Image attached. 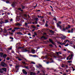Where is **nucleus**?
<instances>
[{
    "mask_svg": "<svg viewBox=\"0 0 75 75\" xmlns=\"http://www.w3.org/2000/svg\"><path fill=\"white\" fill-rule=\"evenodd\" d=\"M67 62H68V63H71V62H72L71 61H68Z\"/></svg>",
    "mask_w": 75,
    "mask_h": 75,
    "instance_id": "72a5a7b5",
    "label": "nucleus"
},
{
    "mask_svg": "<svg viewBox=\"0 0 75 75\" xmlns=\"http://www.w3.org/2000/svg\"><path fill=\"white\" fill-rule=\"evenodd\" d=\"M73 31H74V29H72L71 31V33H73Z\"/></svg>",
    "mask_w": 75,
    "mask_h": 75,
    "instance_id": "c756f323",
    "label": "nucleus"
},
{
    "mask_svg": "<svg viewBox=\"0 0 75 75\" xmlns=\"http://www.w3.org/2000/svg\"><path fill=\"white\" fill-rule=\"evenodd\" d=\"M28 35H29V36H31V34L30 33H29Z\"/></svg>",
    "mask_w": 75,
    "mask_h": 75,
    "instance_id": "8fccbe9b",
    "label": "nucleus"
},
{
    "mask_svg": "<svg viewBox=\"0 0 75 75\" xmlns=\"http://www.w3.org/2000/svg\"><path fill=\"white\" fill-rule=\"evenodd\" d=\"M2 69L3 71H5V72L6 71V68H2Z\"/></svg>",
    "mask_w": 75,
    "mask_h": 75,
    "instance_id": "4468645a",
    "label": "nucleus"
},
{
    "mask_svg": "<svg viewBox=\"0 0 75 75\" xmlns=\"http://www.w3.org/2000/svg\"><path fill=\"white\" fill-rule=\"evenodd\" d=\"M10 21H13V19H11L10 20Z\"/></svg>",
    "mask_w": 75,
    "mask_h": 75,
    "instance_id": "13d9d810",
    "label": "nucleus"
},
{
    "mask_svg": "<svg viewBox=\"0 0 75 75\" xmlns=\"http://www.w3.org/2000/svg\"><path fill=\"white\" fill-rule=\"evenodd\" d=\"M14 28V29H15L16 30H18V28Z\"/></svg>",
    "mask_w": 75,
    "mask_h": 75,
    "instance_id": "2f4dec72",
    "label": "nucleus"
},
{
    "mask_svg": "<svg viewBox=\"0 0 75 75\" xmlns=\"http://www.w3.org/2000/svg\"><path fill=\"white\" fill-rule=\"evenodd\" d=\"M67 42L66 40H65L64 41V42H65V43H64L65 44H66V43H67Z\"/></svg>",
    "mask_w": 75,
    "mask_h": 75,
    "instance_id": "4c0bfd02",
    "label": "nucleus"
},
{
    "mask_svg": "<svg viewBox=\"0 0 75 75\" xmlns=\"http://www.w3.org/2000/svg\"><path fill=\"white\" fill-rule=\"evenodd\" d=\"M39 67H41V68H43V67H42V66L40 64H39Z\"/></svg>",
    "mask_w": 75,
    "mask_h": 75,
    "instance_id": "cd10ccee",
    "label": "nucleus"
},
{
    "mask_svg": "<svg viewBox=\"0 0 75 75\" xmlns=\"http://www.w3.org/2000/svg\"><path fill=\"white\" fill-rule=\"evenodd\" d=\"M15 31H16V30H15V29H13L11 31L12 33H14V32H15Z\"/></svg>",
    "mask_w": 75,
    "mask_h": 75,
    "instance_id": "aec40b11",
    "label": "nucleus"
},
{
    "mask_svg": "<svg viewBox=\"0 0 75 75\" xmlns=\"http://www.w3.org/2000/svg\"><path fill=\"white\" fill-rule=\"evenodd\" d=\"M61 67H62V68H64V67H65V65H63L61 66Z\"/></svg>",
    "mask_w": 75,
    "mask_h": 75,
    "instance_id": "bb28decb",
    "label": "nucleus"
},
{
    "mask_svg": "<svg viewBox=\"0 0 75 75\" xmlns=\"http://www.w3.org/2000/svg\"><path fill=\"white\" fill-rule=\"evenodd\" d=\"M72 71H75V69H73L72 70Z\"/></svg>",
    "mask_w": 75,
    "mask_h": 75,
    "instance_id": "052dcab7",
    "label": "nucleus"
},
{
    "mask_svg": "<svg viewBox=\"0 0 75 75\" xmlns=\"http://www.w3.org/2000/svg\"><path fill=\"white\" fill-rule=\"evenodd\" d=\"M31 63L32 64H35V63L34 62H32Z\"/></svg>",
    "mask_w": 75,
    "mask_h": 75,
    "instance_id": "473e14b6",
    "label": "nucleus"
},
{
    "mask_svg": "<svg viewBox=\"0 0 75 75\" xmlns=\"http://www.w3.org/2000/svg\"><path fill=\"white\" fill-rule=\"evenodd\" d=\"M68 33H71V32L70 31V30H68Z\"/></svg>",
    "mask_w": 75,
    "mask_h": 75,
    "instance_id": "864d4df0",
    "label": "nucleus"
},
{
    "mask_svg": "<svg viewBox=\"0 0 75 75\" xmlns=\"http://www.w3.org/2000/svg\"><path fill=\"white\" fill-rule=\"evenodd\" d=\"M64 51H67V50L66 49H64Z\"/></svg>",
    "mask_w": 75,
    "mask_h": 75,
    "instance_id": "603ef678",
    "label": "nucleus"
},
{
    "mask_svg": "<svg viewBox=\"0 0 75 75\" xmlns=\"http://www.w3.org/2000/svg\"><path fill=\"white\" fill-rule=\"evenodd\" d=\"M54 20H55L56 21V18H54Z\"/></svg>",
    "mask_w": 75,
    "mask_h": 75,
    "instance_id": "5fc2aeb1",
    "label": "nucleus"
},
{
    "mask_svg": "<svg viewBox=\"0 0 75 75\" xmlns=\"http://www.w3.org/2000/svg\"><path fill=\"white\" fill-rule=\"evenodd\" d=\"M45 26L46 27H48V24H47V23H46Z\"/></svg>",
    "mask_w": 75,
    "mask_h": 75,
    "instance_id": "f704fd0d",
    "label": "nucleus"
},
{
    "mask_svg": "<svg viewBox=\"0 0 75 75\" xmlns=\"http://www.w3.org/2000/svg\"><path fill=\"white\" fill-rule=\"evenodd\" d=\"M30 75H35V74L33 72H31Z\"/></svg>",
    "mask_w": 75,
    "mask_h": 75,
    "instance_id": "dca6fc26",
    "label": "nucleus"
},
{
    "mask_svg": "<svg viewBox=\"0 0 75 75\" xmlns=\"http://www.w3.org/2000/svg\"><path fill=\"white\" fill-rule=\"evenodd\" d=\"M17 34H20V35H22L23 33L20 32H18L17 33Z\"/></svg>",
    "mask_w": 75,
    "mask_h": 75,
    "instance_id": "f8f14e48",
    "label": "nucleus"
},
{
    "mask_svg": "<svg viewBox=\"0 0 75 75\" xmlns=\"http://www.w3.org/2000/svg\"><path fill=\"white\" fill-rule=\"evenodd\" d=\"M6 59H7V60H10V58L8 57H7L6 58Z\"/></svg>",
    "mask_w": 75,
    "mask_h": 75,
    "instance_id": "7c9ffc66",
    "label": "nucleus"
},
{
    "mask_svg": "<svg viewBox=\"0 0 75 75\" xmlns=\"http://www.w3.org/2000/svg\"><path fill=\"white\" fill-rule=\"evenodd\" d=\"M33 57H37V55H36L35 56L34 55Z\"/></svg>",
    "mask_w": 75,
    "mask_h": 75,
    "instance_id": "680f3d73",
    "label": "nucleus"
},
{
    "mask_svg": "<svg viewBox=\"0 0 75 75\" xmlns=\"http://www.w3.org/2000/svg\"><path fill=\"white\" fill-rule=\"evenodd\" d=\"M0 56H1V57H3V53H0Z\"/></svg>",
    "mask_w": 75,
    "mask_h": 75,
    "instance_id": "ddd939ff",
    "label": "nucleus"
},
{
    "mask_svg": "<svg viewBox=\"0 0 75 75\" xmlns=\"http://www.w3.org/2000/svg\"><path fill=\"white\" fill-rule=\"evenodd\" d=\"M8 50H11V48H8Z\"/></svg>",
    "mask_w": 75,
    "mask_h": 75,
    "instance_id": "09e8293b",
    "label": "nucleus"
},
{
    "mask_svg": "<svg viewBox=\"0 0 75 75\" xmlns=\"http://www.w3.org/2000/svg\"><path fill=\"white\" fill-rule=\"evenodd\" d=\"M1 65L2 67H6L7 66L6 64L4 62H2L1 63Z\"/></svg>",
    "mask_w": 75,
    "mask_h": 75,
    "instance_id": "f03ea898",
    "label": "nucleus"
},
{
    "mask_svg": "<svg viewBox=\"0 0 75 75\" xmlns=\"http://www.w3.org/2000/svg\"><path fill=\"white\" fill-rule=\"evenodd\" d=\"M6 3H9V1H6Z\"/></svg>",
    "mask_w": 75,
    "mask_h": 75,
    "instance_id": "79ce46f5",
    "label": "nucleus"
},
{
    "mask_svg": "<svg viewBox=\"0 0 75 75\" xmlns=\"http://www.w3.org/2000/svg\"><path fill=\"white\" fill-rule=\"evenodd\" d=\"M35 35H37V33H35Z\"/></svg>",
    "mask_w": 75,
    "mask_h": 75,
    "instance_id": "4d7b16f0",
    "label": "nucleus"
},
{
    "mask_svg": "<svg viewBox=\"0 0 75 75\" xmlns=\"http://www.w3.org/2000/svg\"><path fill=\"white\" fill-rule=\"evenodd\" d=\"M0 72L1 73H3V71L2 70V69H0Z\"/></svg>",
    "mask_w": 75,
    "mask_h": 75,
    "instance_id": "a211bd4d",
    "label": "nucleus"
},
{
    "mask_svg": "<svg viewBox=\"0 0 75 75\" xmlns=\"http://www.w3.org/2000/svg\"><path fill=\"white\" fill-rule=\"evenodd\" d=\"M63 75H67V74H63Z\"/></svg>",
    "mask_w": 75,
    "mask_h": 75,
    "instance_id": "774afa93",
    "label": "nucleus"
},
{
    "mask_svg": "<svg viewBox=\"0 0 75 75\" xmlns=\"http://www.w3.org/2000/svg\"><path fill=\"white\" fill-rule=\"evenodd\" d=\"M12 30V28H10V29H8V30Z\"/></svg>",
    "mask_w": 75,
    "mask_h": 75,
    "instance_id": "37998d69",
    "label": "nucleus"
},
{
    "mask_svg": "<svg viewBox=\"0 0 75 75\" xmlns=\"http://www.w3.org/2000/svg\"><path fill=\"white\" fill-rule=\"evenodd\" d=\"M9 22L8 20H6L5 21V23H8Z\"/></svg>",
    "mask_w": 75,
    "mask_h": 75,
    "instance_id": "2eb2a0df",
    "label": "nucleus"
},
{
    "mask_svg": "<svg viewBox=\"0 0 75 75\" xmlns=\"http://www.w3.org/2000/svg\"><path fill=\"white\" fill-rule=\"evenodd\" d=\"M22 63L23 64H25V62H22Z\"/></svg>",
    "mask_w": 75,
    "mask_h": 75,
    "instance_id": "a18cd8bd",
    "label": "nucleus"
},
{
    "mask_svg": "<svg viewBox=\"0 0 75 75\" xmlns=\"http://www.w3.org/2000/svg\"><path fill=\"white\" fill-rule=\"evenodd\" d=\"M50 7L52 8V7L51 6H50Z\"/></svg>",
    "mask_w": 75,
    "mask_h": 75,
    "instance_id": "69168bd1",
    "label": "nucleus"
},
{
    "mask_svg": "<svg viewBox=\"0 0 75 75\" xmlns=\"http://www.w3.org/2000/svg\"><path fill=\"white\" fill-rule=\"evenodd\" d=\"M56 54H57V55H59V54H61V53H60V52H56Z\"/></svg>",
    "mask_w": 75,
    "mask_h": 75,
    "instance_id": "412c9836",
    "label": "nucleus"
},
{
    "mask_svg": "<svg viewBox=\"0 0 75 75\" xmlns=\"http://www.w3.org/2000/svg\"><path fill=\"white\" fill-rule=\"evenodd\" d=\"M12 7H15L16 6V3L13 2V4L11 5Z\"/></svg>",
    "mask_w": 75,
    "mask_h": 75,
    "instance_id": "0eeeda50",
    "label": "nucleus"
},
{
    "mask_svg": "<svg viewBox=\"0 0 75 75\" xmlns=\"http://www.w3.org/2000/svg\"><path fill=\"white\" fill-rule=\"evenodd\" d=\"M37 26H38V27H40V26H39V25H37Z\"/></svg>",
    "mask_w": 75,
    "mask_h": 75,
    "instance_id": "6e6d98bb",
    "label": "nucleus"
},
{
    "mask_svg": "<svg viewBox=\"0 0 75 75\" xmlns=\"http://www.w3.org/2000/svg\"><path fill=\"white\" fill-rule=\"evenodd\" d=\"M60 44H61V45H64V44H65V43L63 42V43H60Z\"/></svg>",
    "mask_w": 75,
    "mask_h": 75,
    "instance_id": "b1692460",
    "label": "nucleus"
},
{
    "mask_svg": "<svg viewBox=\"0 0 75 75\" xmlns=\"http://www.w3.org/2000/svg\"><path fill=\"white\" fill-rule=\"evenodd\" d=\"M42 21H43V22H44V21H45V20H43Z\"/></svg>",
    "mask_w": 75,
    "mask_h": 75,
    "instance_id": "e2e57ef3",
    "label": "nucleus"
},
{
    "mask_svg": "<svg viewBox=\"0 0 75 75\" xmlns=\"http://www.w3.org/2000/svg\"><path fill=\"white\" fill-rule=\"evenodd\" d=\"M64 67H66V68H68V67L67 65H64Z\"/></svg>",
    "mask_w": 75,
    "mask_h": 75,
    "instance_id": "a878e982",
    "label": "nucleus"
},
{
    "mask_svg": "<svg viewBox=\"0 0 75 75\" xmlns=\"http://www.w3.org/2000/svg\"><path fill=\"white\" fill-rule=\"evenodd\" d=\"M57 25L58 27H59V28H60V30H61L62 27H61V25H59L58 23H57Z\"/></svg>",
    "mask_w": 75,
    "mask_h": 75,
    "instance_id": "423d86ee",
    "label": "nucleus"
},
{
    "mask_svg": "<svg viewBox=\"0 0 75 75\" xmlns=\"http://www.w3.org/2000/svg\"><path fill=\"white\" fill-rule=\"evenodd\" d=\"M49 46L50 47H52V44H50L49 45Z\"/></svg>",
    "mask_w": 75,
    "mask_h": 75,
    "instance_id": "c03bdc74",
    "label": "nucleus"
},
{
    "mask_svg": "<svg viewBox=\"0 0 75 75\" xmlns=\"http://www.w3.org/2000/svg\"><path fill=\"white\" fill-rule=\"evenodd\" d=\"M49 41H50V42H51V43H52V44H54V43L53 42H52V40L49 39Z\"/></svg>",
    "mask_w": 75,
    "mask_h": 75,
    "instance_id": "9b49d317",
    "label": "nucleus"
},
{
    "mask_svg": "<svg viewBox=\"0 0 75 75\" xmlns=\"http://www.w3.org/2000/svg\"><path fill=\"white\" fill-rule=\"evenodd\" d=\"M50 60L51 62H50V63H51V62H53V61H52V58H51Z\"/></svg>",
    "mask_w": 75,
    "mask_h": 75,
    "instance_id": "6ab92c4d",
    "label": "nucleus"
},
{
    "mask_svg": "<svg viewBox=\"0 0 75 75\" xmlns=\"http://www.w3.org/2000/svg\"><path fill=\"white\" fill-rule=\"evenodd\" d=\"M59 47H60V48H61V46L60 45H59Z\"/></svg>",
    "mask_w": 75,
    "mask_h": 75,
    "instance_id": "bf43d9fd",
    "label": "nucleus"
},
{
    "mask_svg": "<svg viewBox=\"0 0 75 75\" xmlns=\"http://www.w3.org/2000/svg\"><path fill=\"white\" fill-rule=\"evenodd\" d=\"M27 24L26 23H25V25H27Z\"/></svg>",
    "mask_w": 75,
    "mask_h": 75,
    "instance_id": "338daca9",
    "label": "nucleus"
},
{
    "mask_svg": "<svg viewBox=\"0 0 75 75\" xmlns=\"http://www.w3.org/2000/svg\"><path fill=\"white\" fill-rule=\"evenodd\" d=\"M42 38H44V39H45V40L46 39L45 37L44 36H42V37H41V39H42Z\"/></svg>",
    "mask_w": 75,
    "mask_h": 75,
    "instance_id": "f3484780",
    "label": "nucleus"
},
{
    "mask_svg": "<svg viewBox=\"0 0 75 75\" xmlns=\"http://www.w3.org/2000/svg\"><path fill=\"white\" fill-rule=\"evenodd\" d=\"M33 28H35V27L33 25H32L31 26Z\"/></svg>",
    "mask_w": 75,
    "mask_h": 75,
    "instance_id": "5701e85b",
    "label": "nucleus"
},
{
    "mask_svg": "<svg viewBox=\"0 0 75 75\" xmlns=\"http://www.w3.org/2000/svg\"><path fill=\"white\" fill-rule=\"evenodd\" d=\"M24 16L25 17H27V15H25Z\"/></svg>",
    "mask_w": 75,
    "mask_h": 75,
    "instance_id": "3c124183",
    "label": "nucleus"
},
{
    "mask_svg": "<svg viewBox=\"0 0 75 75\" xmlns=\"http://www.w3.org/2000/svg\"><path fill=\"white\" fill-rule=\"evenodd\" d=\"M10 39H12V40H13V38L10 37Z\"/></svg>",
    "mask_w": 75,
    "mask_h": 75,
    "instance_id": "a19ab883",
    "label": "nucleus"
},
{
    "mask_svg": "<svg viewBox=\"0 0 75 75\" xmlns=\"http://www.w3.org/2000/svg\"><path fill=\"white\" fill-rule=\"evenodd\" d=\"M15 25H17V26H20L21 25V24L19 23H18L15 24Z\"/></svg>",
    "mask_w": 75,
    "mask_h": 75,
    "instance_id": "6e6552de",
    "label": "nucleus"
},
{
    "mask_svg": "<svg viewBox=\"0 0 75 75\" xmlns=\"http://www.w3.org/2000/svg\"><path fill=\"white\" fill-rule=\"evenodd\" d=\"M17 58L19 61H21V60H22V59H20V58H19V57H17Z\"/></svg>",
    "mask_w": 75,
    "mask_h": 75,
    "instance_id": "4be33fe9",
    "label": "nucleus"
},
{
    "mask_svg": "<svg viewBox=\"0 0 75 75\" xmlns=\"http://www.w3.org/2000/svg\"><path fill=\"white\" fill-rule=\"evenodd\" d=\"M68 27H67L66 29H64V28H63L62 31H65L66 29H68V28H69L71 27V26L69 25H68Z\"/></svg>",
    "mask_w": 75,
    "mask_h": 75,
    "instance_id": "39448f33",
    "label": "nucleus"
},
{
    "mask_svg": "<svg viewBox=\"0 0 75 75\" xmlns=\"http://www.w3.org/2000/svg\"><path fill=\"white\" fill-rule=\"evenodd\" d=\"M67 52L68 53H70V52H71V51H67Z\"/></svg>",
    "mask_w": 75,
    "mask_h": 75,
    "instance_id": "de8ad7c7",
    "label": "nucleus"
},
{
    "mask_svg": "<svg viewBox=\"0 0 75 75\" xmlns=\"http://www.w3.org/2000/svg\"><path fill=\"white\" fill-rule=\"evenodd\" d=\"M22 9L23 10V9H24V6H22Z\"/></svg>",
    "mask_w": 75,
    "mask_h": 75,
    "instance_id": "ea45409f",
    "label": "nucleus"
},
{
    "mask_svg": "<svg viewBox=\"0 0 75 75\" xmlns=\"http://www.w3.org/2000/svg\"><path fill=\"white\" fill-rule=\"evenodd\" d=\"M69 45V44H68V43H67V44H66L65 46V47H67V46H68V45Z\"/></svg>",
    "mask_w": 75,
    "mask_h": 75,
    "instance_id": "c85d7f7f",
    "label": "nucleus"
},
{
    "mask_svg": "<svg viewBox=\"0 0 75 75\" xmlns=\"http://www.w3.org/2000/svg\"><path fill=\"white\" fill-rule=\"evenodd\" d=\"M1 59L0 58V61H1Z\"/></svg>",
    "mask_w": 75,
    "mask_h": 75,
    "instance_id": "0e129e2a",
    "label": "nucleus"
},
{
    "mask_svg": "<svg viewBox=\"0 0 75 75\" xmlns=\"http://www.w3.org/2000/svg\"><path fill=\"white\" fill-rule=\"evenodd\" d=\"M61 22H58V23L57 24H59H59H61Z\"/></svg>",
    "mask_w": 75,
    "mask_h": 75,
    "instance_id": "e433bc0d",
    "label": "nucleus"
},
{
    "mask_svg": "<svg viewBox=\"0 0 75 75\" xmlns=\"http://www.w3.org/2000/svg\"><path fill=\"white\" fill-rule=\"evenodd\" d=\"M38 18H35V20H36V21H38Z\"/></svg>",
    "mask_w": 75,
    "mask_h": 75,
    "instance_id": "393cba45",
    "label": "nucleus"
},
{
    "mask_svg": "<svg viewBox=\"0 0 75 75\" xmlns=\"http://www.w3.org/2000/svg\"><path fill=\"white\" fill-rule=\"evenodd\" d=\"M73 54H71L70 56H69V57L67 58V60H68V59H69V60H70V59H72V57H73ZM70 57V58L69 59V57Z\"/></svg>",
    "mask_w": 75,
    "mask_h": 75,
    "instance_id": "f257e3e1",
    "label": "nucleus"
},
{
    "mask_svg": "<svg viewBox=\"0 0 75 75\" xmlns=\"http://www.w3.org/2000/svg\"><path fill=\"white\" fill-rule=\"evenodd\" d=\"M35 50L34 49H33L31 50V52L33 54H34V53H35Z\"/></svg>",
    "mask_w": 75,
    "mask_h": 75,
    "instance_id": "9d476101",
    "label": "nucleus"
},
{
    "mask_svg": "<svg viewBox=\"0 0 75 75\" xmlns=\"http://www.w3.org/2000/svg\"><path fill=\"white\" fill-rule=\"evenodd\" d=\"M6 57H7V55L6 54H4V55H3L2 57H3L4 58H6Z\"/></svg>",
    "mask_w": 75,
    "mask_h": 75,
    "instance_id": "1a4fd4ad",
    "label": "nucleus"
},
{
    "mask_svg": "<svg viewBox=\"0 0 75 75\" xmlns=\"http://www.w3.org/2000/svg\"><path fill=\"white\" fill-rule=\"evenodd\" d=\"M35 24H37V22L36 21V22H35Z\"/></svg>",
    "mask_w": 75,
    "mask_h": 75,
    "instance_id": "49530a36",
    "label": "nucleus"
},
{
    "mask_svg": "<svg viewBox=\"0 0 75 75\" xmlns=\"http://www.w3.org/2000/svg\"><path fill=\"white\" fill-rule=\"evenodd\" d=\"M22 72L23 74L25 75H27V71L24 69H23L22 70Z\"/></svg>",
    "mask_w": 75,
    "mask_h": 75,
    "instance_id": "7ed1b4c3",
    "label": "nucleus"
},
{
    "mask_svg": "<svg viewBox=\"0 0 75 75\" xmlns=\"http://www.w3.org/2000/svg\"><path fill=\"white\" fill-rule=\"evenodd\" d=\"M61 38H62V40H65V36L63 35H61Z\"/></svg>",
    "mask_w": 75,
    "mask_h": 75,
    "instance_id": "20e7f679",
    "label": "nucleus"
},
{
    "mask_svg": "<svg viewBox=\"0 0 75 75\" xmlns=\"http://www.w3.org/2000/svg\"><path fill=\"white\" fill-rule=\"evenodd\" d=\"M38 18H41V16H39V15L38 16Z\"/></svg>",
    "mask_w": 75,
    "mask_h": 75,
    "instance_id": "58836bf2",
    "label": "nucleus"
},
{
    "mask_svg": "<svg viewBox=\"0 0 75 75\" xmlns=\"http://www.w3.org/2000/svg\"><path fill=\"white\" fill-rule=\"evenodd\" d=\"M21 8H19V10H21V11H23V10H21Z\"/></svg>",
    "mask_w": 75,
    "mask_h": 75,
    "instance_id": "c9c22d12",
    "label": "nucleus"
}]
</instances>
